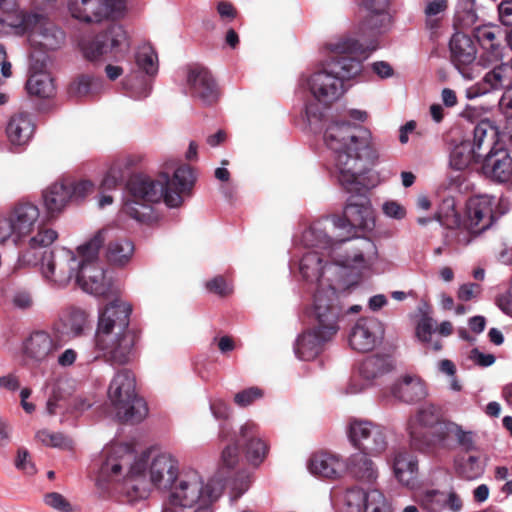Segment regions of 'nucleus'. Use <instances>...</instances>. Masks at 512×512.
<instances>
[{"label": "nucleus", "instance_id": "nucleus-1", "mask_svg": "<svg viewBox=\"0 0 512 512\" xmlns=\"http://www.w3.org/2000/svg\"><path fill=\"white\" fill-rule=\"evenodd\" d=\"M324 141L334 154L340 184L352 195L347 199L342 215L328 214L322 220L330 224H375V210L364 194V184L359 180L366 170L362 161L373 163L377 159L371 132L350 121H333L324 132Z\"/></svg>", "mask_w": 512, "mask_h": 512}, {"label": "nucleus", "instance_id": "nucleus-2", "mask_svg": "<svg viewBox=\"0 0 512 512\" xmlns=\"http://www.w3.org/2000/svg\"><path fill=\"white\" fill-rule=\"evenodd\" d=\"M160 180H154L145 175H134L128 181V189L135 198L127 202L124 211L132 219L142 224H152L157 221L151 205L140 202L158 203L163 199L170 208L180 207L186 197L192 195L196 182L193 168L187 164L177 167L170 178L168 173H161Z\"/></svg>", "mask_w": 512, "mask_h": 512}, {"label": "nucleus", "instance_id": "nucleus-3", "mask_svg": "<svg viewBox=\"0 0 512 512\" xmlns=\"http://www.w3.org/2000/svg\"><path fill=\"white\" fill-rule=\"evenodd\" d=\"M329 61L323 69L314 72L307 85L314 98L325 106L331 105L344 93V80L358 75L362 62L355 55H364L363 47L350 38H340L330 43Z\"/></svg>", "mask_w": 512, "mask_h": 512}, {"label": "nucleus", "instance_id": "nucleus-4", "mask_svg": "<svg viewBox=\"0 0 512 512\" xmlns=\"http://www.w3.org/2000/svg\"><path fill=\"white\" fill-rule=\"evenodd\" d=\"M351 252L340 256L334 263L323 264L322 257L315 251L305 253L299 263V270L306 282L316 283L317 288L332 283L328 274H333L338 267L347 269H364L371 265L376 255V246L367 237H357L350 247Z\"/></svg>", "mask_w": 512, "mask_h": 512}, {"label": "nucleus", "instance_id": "nucleus-5", "mask_svg": "<svg viewBox=\"0 0 512 512\" xmlns=\"http://www.w3.org/2000/svg\"><path fill=\"white\" fill-rule=\"evenodd\" d=\"M223 489L224 485L220 479L212 478L204 482L197 471L182 472L168 490L161 512H185L187 508L208 499H219Z\"/></svg>", "mask_w": 512, "mask_h": 512}, {"label": "nucleus", "instance_id": "nucleus-6", "mask_svg": "<svg viewBox=\"0 0 512 512\" xmlns=\"http://www.w3.org/2000/svg\"><path fill=\"white\" fill-rule=\"evenodd\" d=\"M450 421L444 419L440 406L425 403L406 423L409 446L412 450L427 456L437 454V445Z\"/></svg>", "mask_w": 512, "mask_h": 512}, {"label": "nucleus", "instance_id": "nucleus-7", "mask_svg": "<svg viewBox=\"0 0 512 512\" xmlns=\"http://www.w3.org/2000/svg\"><path fill=\"white\" fill-rule=\"evenodd\" d=\"M219 437L232 442L222 452V475L225 474L224 469L230 470L238 463L239 447L243 448L247 461L254 466L260 465L268 453V445L261 438L259 427L252 421L243 424L238 435L232 433L227 424H221Z\"/></svg>", "mask_w": 512, "mask_h": 512}, {"label": "nucleus", "instance_id": "nucleus-8", "mask_svg": "<svg viewBox=\"0 0 512 512\" xmlns=\"http://www.w3.org/2000/svg\"><path fill=\"white\" fill-rule=\"evenodd\" d=\"M136 379L132 371H117L108 387V399L114 417L121 422H141L148 413L143 398L136 394Z\"/></svg>", "mask_w": 512, "mask_h": 512}, {"label": "nucleus", "instance_id": "nucleus-9", "mask_svg": "<svg viewBox=\"0 0 512 512\" xmlns=\"http://www.w3.org/2000/svg\"><path fill=\"white\" fill-rule=\"evenodd\" d=\"M67 343V333L60 324H53L47 329L33 330L22 342L23 360L35 368L47 365Z\"/></svg>", "mask_w": 512, "mask_h": 512}, {"label": "nucleus", "instance_id": "nucleus-10", "mask_svg": "<svg viewBox=\"0 0 512 512\" xmlns=\"http://www.w3.org/2000/svg\"><path fill=\"white\" fill-rule=\"evenodd\" d=\"M139 335L135 330L94 336L92 361L102 360L110 366H124L133 362L138 354Z\"/></svg>", "mask_w": 512, "mask_h": 512}, {"label": "nucleus", "instance_id": "nucleus-11", "mask_svg": "<svg viewBox=\"0 0 512 512\" xmlns=\"http://www.w3.org/2000/svg\"><path fill=\"white\" fill-rule=\"evenodd\" d=\"M6 21L16 34L27 33L30 44L39 49L55 50L64 42V32L42 15L19 14Z\"/></svg>", "mask_w": 512, "mask_h": 512}, {"label": "nucleus", "instance_id": "nucleus-12", "mask_svg": "<svg viewBox=\"0 0 512 512\" xmlns=\"http://www.w3.org/2000/svg\"><path fill=\"white\" fill-rule=\"evenodd\" d=\"M390 0H362L365 15L358 27L357 41L365 51L364 55H355L361 61L377 49V37L391 27L392 17L388 11Z\"/></svg>", "mask_w": 512, "mask_h": 512}, {"label": "nucleus", "instance_id": "nucleus-13", "mask_svg": "<svg viewBox=\"0 0 512 512\" xmlns=\"http://www.w3.org/2000/svg\"><path fill=\"white\" fill-rule=\"evenodd\" d=\"M93 189L94 184L89 180L76 182L63 178L52 183L42 192L46 220H57L70 204H79Z\"/></svg>", "mask_w": 512, "mask_h": 512}, {"label": "nucleus", "instance_id": "nucleus-14", "mask_svg": "<svg viewBox=\"0 0 512 512\" xmlns=\"http://www.w3.org/2000/svg\"><path fill=\"white\" fill-rule=\"evenodd\" d=\"M135 451L129 444H110L103 448L97 465L96 485L103 490L108 485L124 478L130 467L134 465Z\"/></svg>", "mask_w": 512, "mask_h": 512}, {"label": "nucleus", "instance_id": "nucleus-15", "mask_svg": "<svg viewBox=\"0 0 512 512\" xmlns=\"http://www.w3.org/2000/svg\"><path fill=\"white\" fill-rule=\"evenodd\" d=\"M341 313L339 297L332 283L317 288L313 295L312 305L306 311L313 326L334 335L339 330L338 320Z\"/></svg>", "mask_w": 512, "mask_h": 512}, {"label": "nucleus", "instance_id": "nucleus-16", "mask_svg": "<svg viewBox=\"0 0 512 512\" xmlns=\"http://www.w3.org/2000/svg\"><path fill=\"white\" fill-rule=\"evenodd\" d=\"M77 257L74 251L60 247L45 252L40 261V272L52 287L64 288L78 272Z\"/></svg>", "mask_w": 512, "mask_h": 512}, {"label": "nucleus", "instance_id": "nucleus-17", "mask_svg": "<svg viewBox=\"0 0 512 512\" xmlns=\"http://www.w3.org/2000/svg\"><path fill=\"white\" fill-rule=\"evenodd\" d=\"M347 435L354 448L371 456L382 454L388 446L385 428L368 420H350Z\"/></svg>", "mask_w": 512, "mask_h": 512}, {"label": "nucleus", "instance_id": "nucleus-18", "mask_svg": "<svg viewBox=\"0 0 512 512\" xmlns=\"http://www.w3.org/2000/svg\"><path fill=\"white\" fill-rule=\"evenodd\" d=\"M187 94L205 106L215 104L220 96L218 85L210 71L198 64L187 67Z\"/></svg>", "mask_w": 512, "mask_h": 512}, {"label": "nucleus", "instance_id": "nucleus-19", "mask_svg": "<svg viewBox=\"0 0 512 512\" xmlns=\"http://www.w3.org/2000/svg\"><path fill=\"white\" fill-rule=\"evenodd\" d=\"M367 226H334L339 232L334 236H328L320 226H304L299 242L306 247H333L360 237L358 233H364Z\"/></svg>", "mask_w": 512, "mask_h": 512}, {"label": "nucleus", "instance_id": "nucleus-20", "mask_svg": "<svg viewBox=\"0 0 512 512\" xmlns=\"http://www.w3.org/2000/svg\"><path fill=\"white\" fill-rule=\"evenodd\" d=\"M383 335V325L377 318L362 317L351 328L348 341L353 350L369 352L381 342Z\"/></svg>", "mask_w": 512, "mask_h": 512}, {"label": "nucleus", "instance_id": "nucleus-21", "mask_svg": "<svg viewBox=\"0 0 512 512\" xmlns=\"http://www.w3.org/2000/svg\"><path fill=\"white\" fill-rule=\"evenodd\" d=\"M132 306L127 302L115 299L100 312L95 335L124 332L132 330L129 327Z\"/></svg>", "mask_w": 512, "mask_h": 512}, {"label": "nucleus", "instance_id": "nucleus-22", "mask_svg": "<svg viewBox=\"0 0 512 512\" xmlns=\"http://www.w3.org/2000/svg\"><path fill=\"white\" fill-rule=\"evenodd\" d=\"M451 61L455 68L466 79H473V66L476 60L477 48L473 39L464 33H455L449 43Z\"/></svg>", "mask_w": 512, "mask_h": 512}, {"label": "nucleus", "instance_id": "nucleus-23", "mask_svg": "<svg viewBox=\"0 0 512 512\" xmlns=\"http://www.w3.org/2000/svg\"><path fill=\"white\" fill-rule=\"evenodd\" d=\"M76 282L81 289L95 297H108L114 293L111 278L101 264L78 267Z\"/></svg>", "mask_w": 512, "mask_h": 512}, {"label": "nucleus", "instance_id": "nucleus-24", "mask_svg": "<svg viewBox=\"0 0 512 512\" xmlns=\"http://www.w3.org/2000/svg\"><path fill=\"white\" fill-rule=\"evenodd\" d=\"M125 39L126 32L123 27L119 24H111L105 31L83 43L82 51L86 59L94 61L118 48Z\"/></svg>", "mask_w": 512, "mask_h": 512}, {"label": "nucleus", "instance_id": "nucleus-25", "mask_svg": "<svg viewBox=\"0 0 512 512\" xmlns=\"http://www.w3.org/2000/svg\"><path fill=\"white\" fill-rule=\"evenodd\" d=\"M180 474L178 460L171 453L161 452L150 462V481L157 489L168 491Z\"/></svg>", "mask_w": 512, "mask_h": 512}, {"label": "nucleus", "instance_id": "nucleus-26", "mask_svg": "<svg viewBox=\"0 0 512 512\" xmlns=\"http://www.w3.org/2000/svg\"><path fill=\"white\" fill-rule=\"evenodd\" d=\"M482 171L497 182L508 181L512 176V157L508 149L503 145L491 147L483 159Z\"/></svg>", "mask_w": 512, "mask_h": 512}, {"label": "nucleus", "instance_id": "nucleus-27", "mask_svg": "<svg viewBox=\"0 0 512 512\" xmlns=\"http://www.w3.org/2000/svg\"><path fill=\"white\" fill-rule=\"evenodd\" d=\"M333 336L334 334H328L313 326V328L304 331L296 338L294 353L302 361L313 360L323 351L325 344Z\"/></svg>", "mask_w": 512, "mask_h": 512}, {"label": "nucleus", "instance_id": "nucleus-28", "mask_svg": "<svg viewBox=\"0 0 512 512\" xmlns=\"http://www.w3.org/2000/svg\"><path fill=\"white\" fill-rule=\"evenodd\" d=\"M512 83V61L502 62L488 71L480 82L468 89L470 98L487 94L493 90L506 89Z\"/></svg>", "mask_w": 512, "mask_h": 512}, {"label": "nucleus", "instance_id": "nucleus-29", "mask_svg": "<svg viewBox=\"0 0 512 512\" xmlns=\"http://www.w3.org/2000/svg\"><path fill=\"white\" fill-rule=\"evenodd\" d=\"M145 463L142 460L135 461L134 465L123 478L120 492L131 504L149 497L150 490L144 480Z\"/></svg>", "mask_w": 512, "mask_h": 512}, {"label": "nucleus", "instance_id": "nucleus-30", "mask_svg": "<svg viewBox=\"0 0 512 512\" xmlns=\"http://www.w3.org/2000/svg\"><path fill=\"white\" fill-rule=\"evenodd\" d=\"M418 503L427 512H443L446 508L452 512H459L463 506L462 500L454 491L446 494L437 489L422 492Z\"/></svg>", "mask_w": 512, "mask_h": 512}, {"label": "nucleus", "instance_id": "nucleus-31", "mask_svg": "<svg viewBox=\"0 0 512 512\" xmlns=\"http://www.w3.org/2000/svg\"><path fill=\"white\" fill-rule=\"evenodd\" d=\"M69 10L72 17L86 23L100 22L114 13L104 0H70Z\"/></svg>", "mask_w": 512, "mask_h": 512}, {"label": "nucleus", "instance_id": "nucleus-32", "mask_svg": "<svg viewBox=\"0 0 512 512\" xmlns=\"http://www.w3.org/2000/svg\"><path fill=\"white\" fill-rule=\"evenodd\" d=\"M473 36L478 44L485 51L480 58L483 65H489L502 57V46L500 43L501 31L494 26H481L473 31Z\"/></svg>", "mask_w": 512, "mask_h": 512}, {"label": "nucleus", "instance_id": "nucleus-33", "mask_svg": "<svg viewBox=\"0 0 512 512\" xmlns=\"http://www.w3.org/2000/svg\"><path fill=\"white\" fill-rule=\"evenodd\" d=\"M45 67V57L42 60L31 62L30 70L33 72L26 82V90L29 95L39 98H48L54 93L52 78L47 73L43 72Z\"/></svg>", "mask_w": 512, "mask_h": 512}, {"label": "nucleus", "instance_id": "nucleus-34", "mask_svg": "<svg viewBox=\"0 0 512 512\" xmlns=\"http://www.w3.org/2000/svg\"><path fill=\"white\" fill-rule=\"evenodd\" d=\"M369 455L363 452L352 454L347 459L346 469L354 479L374 484L378 478V468Z\"/></svg>", "mask_w": 512, "mask_h": 512}, {"label": "nucleus", "instance_id": "nucleus-35", "mask_svg": "<svg viewBox=\"0 0 512 512\" xmlns=\"http://www.w3.org/2000/svg\"><path fill=\"white\" fill-rule=\"evenodd\" d=\"M110 230L106 227L98 230L94 235L85 240L76 248V257L78 267L82 265L101 264L99 262V252L109 237Z\"/></svg>", "mask_w": 512, "mask_h": 512}, {"label": "nucleus", "instance_id": "nucleus-36", "mask_svg": "<svg viewBox=\"0 0 512 512\" xmlns=\"http://www.w3.org/2000/svg\"><path fill=\"white\" fill-rule=\"evenodd\" d=\"M35 125L30 114L20 112L14 114L6 127L7 137L12 145H26L34 133Z\"/></svg>", "mask_w": 512, "mask_h": 512}, {"label": "nucleus", "instance_id": "nucleus-37", "mask_svg": "<svg viewBox=\"0 0 512 512\" xmlns=\"http://www.w3.org/2000/svg\"><path fill=\"white\" fill-rule=\"evenodd\" d=\"M390 393L393 398L405 403L420 401L427 395L424 382L412 376H405L402 380L394 383Z\"/></svg>", "mask_w": 512, "mask_h": 512}, {"label": "nucleus", "instance_id": "nucleus-38", "mask_svg": "<svg viewBox=\"0 0 512 512\" xmlns=\"http://www.w3.org/2000/svg\"><path fill=\"white\" fill-rule=\"evenodd\" d=\"M465 213L470 224H479L486 220V224H494L498 220L493 210L492 198L486 195L470 197L466 202Z\"/></svg>", "mask_w": 512, "mask_h": 512}, {"label": "nucleus", "instance_id": "nucleus-39", "mask_svg": "<svg viewBox=\"0 0 512 512\" xmlns=\"http://www.w3.org/2000/svg\"><path fill=\"white\" fill-rule=\"evenodd\" d=\"M392 466L394 475L401 484L410 486L414 483L418 472L416 456L408 451L399 450L394 454Z\"/></svg>", "mask_w": 512, "mask_h": 512}, {"label": "nucleus", "instance_id": "nucleus-40", "mask_svg": "<svg viewBox=\"0 0 512 512\" xmlns=\"http://www.w3.org/2000/svg\"><path fill=\"white\" fill-rule=\"evenodd\" d=\"M135 245L126 237H115L106 244L105 256L109 264L116 267L126 266L132 259Z\"/></svg>", "mask_w": 512, "mask_h": 512}, {"label": "nucleus", "instance_id": "nucleus-41", "mask_svg": "<svg viewBox=\"0 0 512 512\" xmlns=\"http://www.w3.org/2000/svg\"><path fill=\"white\" fill-rule=\"evenodd\" d=\"M394 368L393 360L386 355H372L365 358L359 367V377H362L368 384L373 385L374 381L390 373Z\"/></svg>", "mask_w": 512, "mask_h": 512}, {"label": "nucleus", "instance_id": "nucleus-42", "mask_svg": "<svg viewBox=\"0 0 512 512\" xmlns=\"http://www.w3.org/2000/svg\"><path fill=\"white\" fill-rule=\"evenodd\" d=\"M343 466V462L337 456L329 453L313 454L308 462L310 473L324 478L337 477Z\"/></svg>", "mask_w": 512, "mask_h": 512}, {"label": "nucleus", "instance_id": "nucleus-43", "mask_svg": "<svg viewBox=\"0 0 512 512\" xmlns=\"http://www.w3.org/2000/svg\"><path fill=\"white\" fill-rule=\"evenodd\" d=\"M497 137L498 129L490 120L484 119L475 125L471 145L477 153H482L483 149L490 150L491 147L500 145L496 142Z\"/></svg>", "mask_w": 512, "mask_h": 512}, {"label": "nucleus", "instance_id": "nucleus-44", "mask_svg": "<svg viewBox=\"0 0 512 512\" xmlns=\"http://www.w3.org/2000/svg\"><path fill=\"white\" fill-rule=\"evenodd\" d=\"M483 153H477L471 141L464 140L461 143L454 146L450 152V166L455 170H464L472 162H479L482 158Z\"/></svg>", "mask_w": 512, "mask_h": 512}, {"label": "nucleus", "instance_id": "nucleus-45", "mask_svg": "<svg viewBox=\"0 0 512 512\" xmlns=\"http://www.w3.org/2000/svg\"><path fill=\"white\" fill-rule=\"evenodd\" d=\"M39 217L40 211L37 205L20 201L14 205L7 218L0 215V223L7 220L8 224H35Z\"/></svg>", "mask_w": 512, "mask_h": 512}, {"label": "nucleus", "instance_id": "nucleus-46", "mask_svg": "<svg viewBox=\"0 0 512 512\" xmlns=\"http://www.w3.org/2000/svg\"><path fill=\"white\" fill-rule=\"evenodd\" d=\"M101 88V79L90 74L78 75L69 85L68 94L72 98L93 95Z\"/></svg>", "mask_w": 512, "mask_h": 512}, {"label": "nucleus", "instance_id": "nucleus-47", "mask_svg": "<svg viewBox=\"0 0 512 512\" xmlns=\"http://www.w3.org/2000/svg\"><path fill=\"white\" fill-rule=\"evenodd\" d=\"M28 229V246L30 249L46 248L52 245L59 233L51 226H23Z\"/></svg>", "mask_w": 512, "mask_h": 512}, {"label": "nucleus", "instance_id": "nucleus-48", "mask_svg": "<svg viewBox=\"0 0 512 512\" xmlns=\"http://www.w3.org/2000/svg\"><path fill=\"white\" fill-rule=\"evenodd\" d=\"M454 439H456L458 443L467 450H470L473 447L471 432L464 431L461 426L450 421L443 434V439H440L437 445V452L450 448Z\"/></svg>", "mask_w": 512, "mask_h": 512}, {"label": "nucleus", "instance_id": "nucleus-49", "mask_svg": "<svg viewBox=\"0 0 512 512\" xmlns=\"http://www.w3.org/2000/svg\"><path fill=\"white\" fill-rule=\"evenodd\" d=\"M475 226H445L444 237L447 243L455 242L468 245L473 239L480 236L491 226H482L481 229H473Z\"/></svg>", "mask_w": 512, "mask_h": 512}, {"label": "nucleus", "instance_id": "nucleus-50", "mask_svg": "<svg viewBox=\"0 0 512 512\" xmlns=\"http://www.w3.org/2000/svg\"><path fill=\"white\" fill-rule=\"evenodd\" d=\"M435 325L436 322L432 317L419 318L415 327V335L427 350L438 352L442 349V343L432 339Z\"/></svg>", "mask_w": 512, "mask_h": 512}, {"label": "nucleus", "instance_id": "nucleus-51", "mask_svg": "<svg viewBox=\"0 0 512 512\" xmlns=\"http://www.w3.org/2000/svg\"><path fill=\"white\" fill-rule=\"evenodd\" d=\"M368 498H370V491L354 486L344 492L342 501L347 512H364Z\"/></svg>", "mask_w": 512, "mask_h": 512}, {"label": "nucleus", "instance_id": "nucleus-52", "mask_svg": "<svg viewBox=\"0 0 512 512\" xmlns=\"http://www.w3.org/2000/svg\"><path fill=\"white\" fill-rule=\"evenodd\" d=\"M457 472L466 480H475L484 472V465L478 456L469 455L457 461Z\"/></svg>", "mask_w": 512, "mask_h": 512}, {"label": "nucleus", "instance_id": "nucleus-53", "mask_svg": "<svg viewBox=\"0 0 512 512\" xmlns=\"http://www.w3.org/2000/svg\"><path fill=\"white\" fill-rule=\"evenodd\" d=\"M87 322V317L84 311L80 309H72L67 319L63 322V327L60 325V327L64 330V328L67 329L65 331L68 336V341L70 340V335L72 337L80 336L84 330V327Z\"/></svg>", "mask_w": 512, "mask_h": 512}, {"label": "nucleus", "instance_id": "nucleus-54", "mask_svg": "<svg viewBox=\"0 0 512 512\" xmlns=\"http://www.w3.org/2000/svg\"><path fill=\"white\" fill-rule=\"evenodd\" d=\"M250 483V474L247 471L240 470L236 472L227 483L232 492V499L240 498L248 490Z\"/></svg>", "mask_w": 512, "mask_h": 512}, {"label": "nucleus", "instance_id": "nucleus-55", "mask_svg": "<svg viewBox=\"0 0 512 512\" xmlns=\"http://www.w3.org/2000/svg\"><path fill=\"white\" fill-rule=\"evenodd\" d=\"M364 512H392L391 505L385 495L378 489L370 490Z\"/></svg>", "mask_w": 512, "mask_h": 512}, {"label": "nucleus", "instance_id": "nucleus-56", "mask_svg": "<svg viewBox=\"0 0 512 512\" xmlns=\"http://www.w3.org/2000/svg\"><path fill=\"white\" fill-rule=\"evenodd\" d=\"M157 55L152 49H145L137 53L136 62L140 69L148 75H155L158 71Z\"/></svg>", "mask_w": 512, "mask_h": 512}, {"label": "nucleus", "instance_id": "nucleus-57", "mask_svg": "<svg viewBox=\"0 0 512 512\" xmlns=\"http://www.w3.org/2000/svg\"><path fill=\"white\" fill-rule=\"evenodd\" d=\"M36 438L46 446L63 448L71 444L69 438L59 432H50L48 430H41L36 433Z\"/></svg>", "mask_w": 512, "mask_h": 512}, {"label": "nucleus", "instance_id": "nucleus-58", "mask_svg": "<svg viewBox=\"0 0 512 512\" xmlns=\"http://www.w3.org/2000/svg\"><path fill=\"white\" fill-rule=\"evenodd\" d=\"M262 397L263 391L260 388L250 387L236 393L234 402L240 407H246Z\"/></svg>", "mask_w": 512, "mask_h": 512}, {"label": "nucleus", "instance_id": "nucleus-59", "mask_svg": "<svg viewBox=\"0 0 512 512\" xmlns=\"http://www.w3.org/2000/svg\"><path fill=\"white\" fill-rule=\"evenodd\" d=\"M122 178V171L119 167H110L101 181L100 190L105 192L116 188L122 182Z\"/></svg>", "mask_w": 512, "mask_h": 512}, {"label": "nucleus", "instance_id": "nucleus-60", "mask_svg": "<svg viewBox=\"0 0 512 512\" xmlns=\"http://www.w3.org/2000/svg\"><path fill=\"white\" fill-rule=\"evenodd\" d=\"M15 467L27 475H34L37 471L28 450L25 448L18 449L17 457L15 459Z\"/></svg>", "mask_w": 512, "mask_h": 512}, {"label": "nucleus", "instance_id": "nucleus-61", "mask_svg": "<svg viewBox=\"0 0 512 512\" xmlns=\"http://www.w3.org/2000/svg\"><path fill=\"white\" fill-rule=\"evenodd\" d=\"M382 212L385 216L396 221L403 220L407 214L406 208L395 200H388L384 202L382 205Z\"/></svg>", "mask_w": 512, "mask_h": 512}, {"label": "nucleus", "instance_id": "nucleus-62", "mask_svg": "<svg viewBox=\"0 0 512 512\" xmlns=\"http://www.w3.org/2000/svg\"><path fill=\"white\" fill-rule=\"evenodd\" d=\"M23 226H0V244L12 242L14 245H19L22 239Z\"/></svg>", "mask_w": 512, "mask_h": 512}, {"label": "nucleus", "instance_id": "nucleus-63", "mask_svg": "<svg viewBox=\"0 0 512 512\" xmlns=\"http://www.w3.org/2000/svg\"><path fill=\"white\" fill-rule=\"evenodd\" d=\"M44 501L48 506L60 512H72L73 510L71 504L65 497L57 492L46 494Z\"/></svg>", "mask_w": 512, "mask_h": 512}, {"label": "nucleus", "instance_id": "nucleus-64", "mask_svg": "<svg viewBox=\"0 0 512 512\" xmlns=\"http://www.w3.org/2000/svg\"><path fill=\"white\" fill-rule=\"evenodd\" d=\"M206 288L209 292L221 297L227 296L232 292V286L222 276H216L208 281Z\"/></svg>", "mask_w": 512, "mask_h": 512}]
</instances>
